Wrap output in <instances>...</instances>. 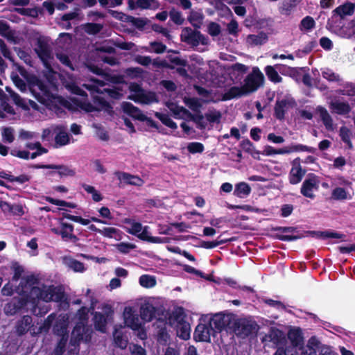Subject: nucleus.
<instances>
[{"mask_svg":"<svg viewBox=\"0 0 355 355\" xmlns=\"http://www.w3.org/2000/svg\"><path fill=\"white\" fill-rule=\"evenodd\" d=\"M45 200L52 205H58V206H64V207H67L72 208V209H75L77 207V205L73 202H67V201L62 200L55 199L50 196H46Z\"/></svg>","mask_w":355,"mask_h":355,"instance_id":"a18cd8bd","label":"nucleus"},{"mask_svg":"<svg viewBox=\"0 0 355 355\" xmlns=\"http://www.w3.org/2000/svg\"><path fill=\"white\" fill-rule=\"evenodd\" d=\"M155 116L158 118L162 121V123L166 126L173 130L177 129L178 125L176 123L174 122L168 114L156 112Z\"/></svg>","mask_w":355,"mask_h":355,"instance_id":"37998d69","label":"nucleus"},{"mask_svg":"<svg viewBox=\"0 0 355 355\" xmlns=\"http://www.w3.org/2000/svg\"><path fill=\"white\" fill-rule=\"evenodd\" d=\"M234 316L235 315L233 313H216L210 319V327L211 329L216 332H220L223 330H225L226 331H231Z\"/></svg>","mask_w":355,"mask_h":355,"instance_id":"7ed1b4c3","label":"nucleus"},{"mask_svg":"<svg viewBox=\"0 0 355 355\" xmlns=\"http://www.w3.org/2000/svg\"><path fill=\"white\" fill-rule=\"evenodd\" d=\"M175 319L178 322V336L184 340L189 339L191 334V327L189 323L184 320V316L178 313L175 314Z\"/></svg>","mask_w":355,"mask_h":355,"instance_id":"4468645a","label":"nucleus"},{"mask_svg":"<svg viewBox=\"0 0 355 355\" xmlns=\"http://www.w3.org/2000/svg\"><path fill=\"white\" fill-rule=\"evenodd\" d=\"M204 18L205 16L201 9L198 10L191 9L187 20L196 29H198L202 26Z\"/></svg>","mask_w":355,"mask_h":355,"instance_id":"4be33fe9","label":"nucleus"},{"mask_svg":"<svg viewBox=\"0 0 355 355\" xmlns=\"http://www.w3.org/2000/svg\"><path fill=\"white\" fill-rule=\"evenodd\" d=\"M288 105V101L286 99L282 101H277L275 105L274 111L275 116L279 120H283L285 117V107Z\"/></svg>","mask_w":355,"mask_h":355,"instance_id":"f704fd0d","label":"nucleus"},{"mask_svg":"<svg viewBox=\"0 0 355 355\" xmlns=\"http://www.w3.org/2000/svg\"><path fill=\"white\" fill-rule=\"evenodd\" d=\"M186 104L189 106V107L194 112H200V107H201V104L199 102L198 98H189L185 101Z\"/></svg>","mask_w":355,"mask_h":355,"instance_id":"774afa93","label":"nucleus"},{"mask_svg":"<svg viewBox=\"0 0 355 355\" xmlns=\"http://www.w3.org/2000/svg\"><path fill=\"white\" fill-rule=\"evenodd\" d=\"M127 223H130L131 227L130 228H127L126 232L132 235L138 236L139 234L143 229V226L141 223L131 221V220H126Z\"/></svg>","mask_w":355,"mask_h":355,"instance_id":"603ef678","label":"nucleus"},{"mask_svg":"<svg viewBox=\"0 0 355 355\" xmlns=\"http://www.w3.org/2000/svg\"><path fill=\"white\" fill-rule=\"evenodd\" d=\"M82 187L88 193L92 194V200L94 201L100 202L103 200L101 193L98 191L93 186L83 184Z\"/></svg>","mask_w":355,"mask_h":355,"instance_id":"3c124183","label":"nucleus"},{"mask_svg":"<svg viewBox=\"0 0 355 355\" xmlns=\"http://www.w3.org/2000/svg\"><path fill=\"white\" fill-rule=\"evenodd\" d=\"M320 119L327 129H331L333 126V119L327 110L322 107L318 108Z\"/></svg>","mask_w":355,"mask_h":355,"instance_id":"ea45409f","label":"nucleus"},{"mask_svg":"<svg viewBox=\"0 0 355 355\" xmlns=\"http://www.w3.org/2000/svg\"><path fill=\"white\" fill-rule=\"evenodd\" d=\"M15 33L13 31L10 29V25L7 21L0 20V35L6 38L8 40H15Z\"/></svg>","mask_w":355,"mask_h":355,"instance_id":"e433bc0d","label":"nucleus"},{"mask_svg":"<svg viewBox=\"0 0 355 355\" xmlns=\"http://www.w3.org/2000/svg\"><path fill=\"white\" fill-rule=\"evenodd\" d=\"M257 324L245 318H236L234 316L232 323V331L237 336L245 338L252 334L255 329Z\"/></svg>","mask_w":355,"mask_h":355,"instance_id":"423d86ee","label":"nucleus"},{"mask_svg":"<svg viewBox=\"0 0 355 355\" xmlns=\"http://www.w3.org/2000/svg\"><path fill=\"white\" fill-rule=\"evenodd\" d=\"M114 340L115 345L121 348L125 349L127 347L128 341L123 338V336L121 332L115 331L114 333Z\"/></svg>","mask_w":355,"mask_h":355,"instance_id":"680f3d73","label":"nucleus"},{"mask_svg":"<svg viewBox=\"0 0 355 355\" xmlns=\"http://www.w3.org/2000/svg\"><path fill=\"white\" fill-rule=\"evenodd\" d=\"M128 98L133 100L135 102H140L143 104H150L152 103H157L159 101L156 94L153 92L144 93L143 91L141 94L137 96V98L135 96H129Z\"/></svg>","mask_w":355,"mask_h":355,"instance_id":"b1692460","label":"nucleus"},{"mask_svg":"<svg viewBox=\"0 0 355 355\" xmlns=\"http://www.w3.org/2000/svg\"><path fill=\"white\" fill-rule=\"evenodd\" d=\"M355 4L347 2L337 7L334 12L336 15L343 18L345 16L352 15L354 12Z\"/></svg>","mask_w":355,"mask_h":355,"instance_id":"c756f323","label":"nucleus"},{"mask_svg":"<svg viewBox=\"0 0 355 355\" xmlns=\"http://www.w3.org/2000/svg\"><path fill=\"white\" fill-rule=\"evenodd\" d=\"M286 67L282 64H276L275 67L268 65L265 67L264 71L268 78L272 83H279L282 81V78L279 75L276 68L281 72V67Z\"/></svg>","mask_w":355,"mask_h":355,"instance_id":"5701e85b","label":"nucleus"},{"mask_svg":"<svg viewBox=\"0 0 355 355\" xmlns=\"http://www.w3.org/2000/svg\"><path fill=\"white\" fill-rule=\"evenodd\" d=\"M21 298L20 300L21 306H36L41 304V300L44 302V295L45 289H41L38 286L32 287L28 290L20 293Z\"/></svg>","mask_w":355,"mask_h":355,"instance_id":"20e7f679","label":"nucleus"},{"mask_svg":"<svg viewBox=\"0 0 355 355\" xmlns=\"http://www.w3.org/2000/svg\"><path fill=\"white\" fill-rule=\"evenodd\" d=\"M315 22L313 18L311 16H306L303 18L300 24V29L301 31H310L315 27Z\"/></svg>","mask_w":355,"mask_h":355,"instance_id":"8fccbe9b","label":"nucleus"},{"mask_svg":"<svg viewBox=\"0 0 355 355\" xmlns=\"http://www.w3.org/2000/svg\"><path fill=\"white\" fill-rule=\"evenodd\" d=\"M35 51L37 53L39 58L42 60L46 68H51L49 60L52 58L51 50L49 44L41 40H38L37 43V47L35 49Z\"/></svg>","mask_w":355,"mask_h":355,"instance_id":"9b49d317","label":"nucleus"},{"mask_svg":"<svg viewBox=\"0 0 355 355\" xmlns=\"http://www.w3.org/2000/svg\"><path fill=\"white\" fill-rule=\"evenodd\" d=\"M92 101L95 105L99 106L98 108L100 110L101 109H105L106 110L112 109L110 104L103 97L99 96L98 95H94L92 96Z\"/></svg>","mask_w":355,"mask_h":355,"instance_id":"864d4df0","label":"nucleus"},{"mask_svg":"<svg viewBox=\"0 0 355 355\" xmlns=\"http://www.w3.org/2000/svg\"><path fill=\"white\" fill-rule=\"evenodd\" d=\"M264 83V76L258 67H254L244 79V89L248 95L255 92Z\"/></svg>","mask_w":355,"mask_h":355,"instance_id":"39448f33","label":"nucleus"},{"mask_svg":"<svg viewBox=\"0 0 355 355\" xmlns=\"http://www.w3.org/2000/svg\"><path fill=\"white\" fill-rule=\"evenodd\" d=\"M168 60L170 63H167L166 61L164 60L159 63H157L155 62H153L154 65L157 67H163L170 69H174L175 66L179 67H188L189 63L188 61L185 59H182L178 56H169Z\"/></svg>","mask_w":355,"mask_h":355,"instance_id":"aec40b11","label":"nucleus"},{"mask_svg":"<svg viewBox=\"0 0 355 355\" xmlns=\"http://www.w3.org/2000/svg\"><path fill=\"white\" fill-rule=\"evenodd\" d=\"M64 293L61 288L56 286H49L45 289V295H44V302H48L51 301L59 302L64 299Z\"/></svg>","mask_w":355,"mask_h":355,"instance_id":"a211bd4d","label":"nucleus"},{"mask_svg":"<svg viewBox=\"0 0 355 355\" xmlns=\"http://www.w3.org/2000/svg\"><path fill=\"white\" fill-rule=\"evenodd\" d=\"M139 282L144 288H152L156 284L155 278L148 275H143L139 277Z\"/></svg>","mask_w":355,"mask_h":355,"instance_id":"49530a36","label":"nucleus"},{"mask_svg":"<svg viewBox=\"0 0 355 355\" xmlns=\"http://www.w3.org/2000/svg\"><path fill=\"white\" fill-rule=\"evenodd\" d=\"M103 309L104 313L97 311L94 312L93 322L95 329L104 333L106 329L107 319L113 315L114 310L109 304L104 305Z\"/></svg>","mask_w":355,"mask_h":355,"instance_id":"6e6552de","label":"nucleus"},{"mask_svg":"<svg viewBox=\"0 0 355 355\" xmlns=\"http://www.w3.org/2000/svg\"><path fill=\"white\" fill-rule=\"evenodd\" d=\"M318 177L315 175L314 173H309L308 175L307 178L304 180L302 184L300 193L303 196L306 198L314 199L315 195L314 194L313 192L318 191Z\"/></svg>","mask_w":355,"mask_h":355,"instance_id":"0eeeda50","label":"nucleus"},{"mask_svg":"<svg viewBox=\"0 0 355 355\" xmlns=\"http://www.w3.org/2000/svg\"><path fill=\"white\" fill-rule=\"evenodd\" d=\"M103 94H107L110 98L116 100L120 99L123 96L121 93L122 89L119 88H104L103 89Z\"/></svg>","mask_w":355,"mask_h":355,"instance_id":"0e129e2a","label":"nucleus"},{"mask_svg":"<svg viewBox=\"0 0 355 355\" xmlns=\"http://www.w3.org/2000/svg\"><path fill=\"white\" fill-rule=\"evenodd\" d=\"M92 83H85L83 84V87L89 91L92 94H103V91L101 89V87H103L105 83L103 80H98L97 78H92Z\"/></svg>","mask_w":355,"mask_h":355,"instance_id":"cd10ccee","label":"nucleus"},{"mask_svg":"<svg viewBox=\"0 0 355 355\" xmlns=\"http://www.w3.org/2000/svg\"><path fill=\"white\" fill-rule=\"evenodd\" d=\"M123 319L125 326L134 331H138L141 327L139 315L131 306H126L124 309Z\"/></svg>","mask_w":355,"mask_h":355,"instance_id":"9d476101","label":"nucleus"},{"mask_svg":"<svg viewBox=\"0 0 355 355\" xmlns=\"http://www.w3.org/2000/svg\"><path fill=\"white\" fill-rule=\"evenodd\" d=\"M188 115L191 120L196 124L198 129L204 130L206 128L207 123L204 121L205 116L200 113V112L197 114H191L189 112Z\"/></svg>","mask_w":355,"mask_h":355,"instance_id":"79ce46f5","label":"nucleus"},{"mask_svg":"<svg viewBox=\"0 0 355 355\" xmlns=\"http://www.w3.org/2000/svg\"><path fill=\"white\" fill-rule=\"evenodd\" d=\"M214 331L211 329L209 324H198L193 333V339L196 342H209L210 331Z\"/></svg>","mask_w":355,"mask_h":355,"instance_id":"2eb2a0df","label":"nucleus"},{"mask_svg":"<svg viewBox=\"0 0 355 355\" xmlns=\"http://www.w3.org/2000/svg\"><path fill=\"white\" fill-rule=\"evenodd\" d=\"M288 338L291 342V347L296 349H301L304 345V338L300 328H293L288 331Z\"/></svg>","mask_w":355,"mask_h":355,"instance_id":"f3484780","label":"nucleus"},{"mask_svg":"<svg viewBox=\"0 0 355 355\" xmlns=\"http://www.w3.org/2000/svg\"><path fill=\"white\" fill-rule=\"evenodd\" d=\"M108 13L114 19L119 20L123 22H129V17L130 15H126L121 11L114 10H108Z\"/></svg>","mask_w":355,"mask_h":355,"instance_id":"bf43d9fd","label":"nucleus"},{"mask_svg":"<svg viewBox=\"0 0 355 355\" xmlns=\"http://www.w3.org/2000/svg\"><path fill=\"white\" fill-rule=\"evenodd\" d=\"M163 313V310L154 306L152 304L147 302L141 304L139 309L141 318L145 322H151L156 318V315Z\"/></svg>","mask_w":355,"mask_h":355,"instance_id":"ddd939ff","label":"nucleus"},{"mask_svg":"<svg viewBox=\"0 0 355 355\" xmlns=\"http://www.w3.org/2000/svg\"><path fill=\"white\" fill-rule=\"evenodd\" d=\"M67 342V339L64 336L60 339L54 350L55 355H62L64 354L65 352Z\"/></svg>","mask_w":355,"mask_h":355,"instance_id":"338daca9","label":"nucleus"},{"mask_svg":"<svg viewBox=\"0 0 355 355\" xmlns=\"http://www.w3.org/2000/svg\"><path fill=\"white\" fill-rule=\"evenodd\" d=\"M286 233H297L293 235H284V234H277L275 238L282 241H293L306 236H316L322 239L333 238V239H341L345 238V235L337 232H332L329 230L326 231H303L300 232L297 228L295 227H286Z\"/></svg>","mask_w":355,"mask_h":355,"instance_id":"f257e3e1","label":"nucleus"},{"mask_svg":"<svg viewBox=\"0 0 355 355\" xmlns=\"http://www.w3.org/2000/svg\"><path fill=\"white\" fill-rule=\"evenodd\" d=\"M185 30L189 33L188 35L185 37L184 41L191 43L193 45L197 46L199 44V40L200 37L203 38V35L198 31H193L191 28H185Z\"/></svg>","mask_w":355,"mask_h":355,"instance_id":"473e14b6","label":"nucleus"},{"mask_svg":"<svg viewBox=\"0 0 355 355\" xmlns=\"http://www.w3.org/2000/svg\"><path fill=\"white\" fill-rule=\"evenodd\" d=\"M245 96H248V94L244 89L243 85L241 87L232 86L227 92L222 94L221 100L223 101H227L234 98H239Z\"/></svg>","mask_w":355,"mask_h":355,"instance_id":"412c9836","label":"nucleus"},{"mask_svg":"<svg viewBox=\"0 0 355 355\" xmlns=\"http://www.w3.org/2000/svg\"><path fill=\"white\" fill-rule=\"evenodd\" d=\"M268 40V36L263 31H260L257 35H248L246 39L247 43L251 46L262 45L266 43Z\"/></svg>","mask_w":355,"mask_h":355,"instance_id":"a878e982","label":"nucleus"},{"mask_svg":"<svg viewBox=\"0 0 355 355\" xmlns=\"http://www.w3.org/2000/svg\"><path fill=\"white\" fill-rule=\"evenodd\" d=\"M144 70L140 67H129L125 70V73L131 78H137L142 76Z\"/></svg>","mask_w":355,"mask_h":355,"instance_id":"052dcab7","label":"nucleus"},{"mask_svg":"<svg viewBox=\"0 0 355 355\" xmlns=\"http://www.w3.org/2000/svg\"><path fill=\"white\" fill-rule=\"evenodd\" d=\"M55 141L59 146L67 144L69 141L68 134L64 131H60L55 137Z\"/></svg>","mask_w":355,"mask_h":355,"instance_id":"6e6d98bb","label":"nucleus"},{"mask_svg":"<svg viewBox=\"0 0 355 355\" xmlns=\"http://www.w3.org/2000/svg\"><path fill=\"white\" fill-rule=\"evenodd\" d=\"M35 86L37 87L40 93L35 94V98L41 103H44L46 98H49L51 93L49 90L48 85L42 80L36 78L35 82Z\"/></svg>","mask_w":355,"mask_h":355,"instance_id":"6ab92c4d","label":"nucleus"},{"mask_svg":"<svg viewBox=\"0 0 355 355\" xmlns=\"http://www.w3.org/2000/svg\"><path fill=\"white\" fill-rule=\"evenodd\" d=\"M34 168L53 169L56 171H50L46 173L51 181L58 180L55 178L58 176L60 179L66 177H73L76 175V171L71 167L64 164H34L32 166Z\"/></svg>","mask_w":355,"mask_h":355,"instance_id":"f03ea898","label":"nucleus"},{"mask_svg":"<svg viewBox=\"0 0 355 355\" xmlns=\"http://www.w3.org/2000/svg\"><path fill=\"white\" fill-rule=\"evenodd\" d=\"M250 192L251 188L249 184L242 182L236 184L234 195L239 198H243L248 196Z\"/></svg>","mask_w":355,"mask_h":355,"instance_id":"c9c22d12","label":"nucleus"},{"mask_svg":"<svg viewBox=\"0 0 355 355\" xmlns=\"http://www.w3.org/2000/svg\"><path fill=\"white\" fill-rule=\"evenodd\" d=\"M232 76L237 80H241L243 76L248 71V67L239 62L234 63L230 67Z\"/></svg>","mask_w":355,"mask_h":355,"instance_id":"c85d7f7f","label":"nucleus"},{"mask_svg":"<svg viewBox=\"0 0 355 355\" xmlns=\"http://www.w3.org/2000/svg\"><path fill=\"white\" fill-rule=\"evenodd\" d=\"M13 128L10 127L4 128L2 132V138L4 142L12 143L15 140Z\"/></svg>","mask_w":355,"mask_h":355,"instance_id":"e2e57ef3","label":"nucleus"},{"mask_svg":"<svg viewBox=\"0 0 355 355\" xmlns=\"http://www.w3.org/2000/svg\"><path fill=\"white\" fill-rule=\"evenodd\" d=\"M339 135L341 138V140L346 144L347 147L349 149H352L353 144L351 141V130L346 126H342L339 130Z\"/></svg>","mask_w":355,"mask_h":355,"instance_id":"4c0bfd02","label":"nucleus"},{"mask_svg":"<svg viewBox=\"0 0 355 355\" xmlns=\"http://www.w3.org/2000/svg\"><path fill=\"white\" fill-rule=\"evenodd\" d=\"M187 150L192 154L201 153L204 151L205 147L202 143L193 141L189 143Z\"/></svg>","mask_w":355,"mask_h":355,"instance_id":"13d9d810","label":"nucleus"},{"mask_svg":"<svg viewBox=\"0 0 355 355\" xmlns=\"http://www.w3.org/2000/svg\"><path fill=\"white\" fill-rule=\"evenodd\" d=\"M148 226L143 227L142 230L138 235V238L142 241H147L151 243H165L167 238H161L157 236H151L148 235Z\"/></svg>","mask_w":355,"mask_h":355,"instance_id":"bb28decb","label":"nucleus"},{"mask_svg":"<svg viewBox=\"0 0 355 355\" xmlns=\"http://www.w3.org/2000/svg\"><path fill=\"white\" fill-rule=\"evenodd\" d=\"M289 146L290 153H295V152H309L311 153H314L316 149L313 147L308 146L304 144H293Z\"/></svg>","mask_w":355,"mask_h":355,"instance_id":"c03bdc74","label":"nucleus"},{"mask_svg":"<svg viewBox=\"0 0 355 355\" xmlns=\"http://www.w3.org/2000/svg\"><path fill=\"white\" fill-rule=\"evenodd\" d=\"M103 28V26L97 23H86L83 26V30L89 35H97Z\"/></svg>","mask_w":355,"mask_h":355,"instance_id":"a19ab883","label":"nucleus"},{"mask_svg":"<svg viewBox=\"0 0 355 355\" xmlns=\"http://www.w3.org/2000/svg\"><path fill=\"white\" fill-rule=\"evenodd\" d=\"M351 196H349L348 192L345 188L336 187L332 190L331 199L334 200H344L350 199Z\"/></svg>","mask_w":355,"mask_h":355,"instance_id":"58836bf2","label":"nucleus"},{"mask_svg":"<svg viewBox=\"0 0 355 355\" xmlns=\"http://www.w3.org/2000/svg\"><path fill=\"white\" fill-rule=\"evenodd\" d=\"M296 6L292 3L284 0L281 6L279 8V12L281 15L289 16L295 10Z\"/></svg>","mask_w":355,"mask_h":355,"instance_id":"de8ad7c7","label":"nucleus"},{"mask_svg":"<svg viewBox=\"0 0 355 355\" xmlns=\"http://www.w3.org/2000/svg\"><path fill=\"white\" fill-rule=\"evenodd\" d=\"M168 14L171 21L174 24L182 25L184 22V19L182 17L181 12L177 10L175 8H172Z\"/></svg>","mask_w":355,"mask_h":355,"instance_id":"09e8293b","label":"nucleus"},{"mask_svg":"<svg viewBox=\"0 0 355 355\" xmlns=\"http://www.w3.org/2000/svg\"><path fill=\"white\" fill-rule=\"evenodd\" d=\"M100 234L104 237L119 241L122 239L123 232L117 228L109 227L101 229Z\"/></svg>","mask_w":355,"mask_h":355,"instance_id":"2f4dec72","label":"nucleus"},{"mask_svg":"<svg viewBox=\"0 0 355 355\" xmlns=\"http://www.w3.org/2000/svg\"><path fill=\"white\" fill-rule=\"evenodd\" d=\"M205 116L209 123H219L222 115L220 111L213 110L205 113Z\"/></svg>","mask_w":355,"mask_h":355,"instance_id":"5fc2aeb1","label":"nucleus"},{"mask_svg":"<svg viewBox=\"0 0 355 355\" xmlns=\"http://www.w3.org/2000/svg\"><path fill=\"white\" fill-rule=\"evenodd\" d=\"M60 236L62 239H67L69 235L73 232V225L70 223L60 222Z\"/></svg>","mask_w":355,"mask_h":355,"instance_id":"4d7b16f0","label":"nucleus"},{"mask_svg":"<svg viewBox=\"0 0 355 355\" xmlns=\"http://www.w3.org/2000/svg\"><path fill=\"white\" fill-rule=\"evenodd\" d=\"M273 355H298V353L291 347H279Z\"/></svg>","mask_w":355,"mask_h":355,"instance_id":"69168bd1","label":"nucleus"},{"mask_svg":"<svg viewBox=\"0 0 355 355\" xmlns=\"http://www.w3.org/2000/svg\"><path fill=\"white\" fill-rule=\"evenodd\" d=\"M331 107L334 112L340 115H345L351 112V107L346 102H334L331 103Z\"/></svg>","mask_w":355,"mask_h":355,"instance_id":"72a5a7b5","label":"nucleus"},{"mask_svg":"<svg viewBox=\"0 0 355 355\" xmlns=\"http://www.w3.org/2000/svg\"><path fill=\"white\" fill-rule=\"evenodd\" d=\"M121 107L124 113L135 119L139 121L140 116L144 114L139 108L130 102H123Z\"/></svg>","mask_w":355,"mask_h":355,"instance_id":"393cba45","label":"nucleus"},{"mask_svg":"<svg viewBox=\"0 0 355 355\" xmlns=\"http://www.w3.org/2000/svg\"><path fill=\"white\" fill-rule=\"evenodd\" d=\"M300 163L301 159L300 157L294 159L291 163L292 168L288 175L289 182L291 184H297L300 183L306 174V171L305 169H302Z\"/></svg>","mask_w":355,"mask_h":355,"instance_id":"1a4fd4ad","label":"nucleus"},{"mask_svg":"<svg viewBox=\"0 0 355 355\" xmlns=\"http://www.w3.org/2000/svg\"><path fill=\"white\" fill-rule=\"evenodd\" d=\"M159 6L158 0H128V8L130 10L137 8L156 10Z\"/></svg>","mask_w":355,"mask_h":355,"instance_id":"f8f14e48","label":"nucleus"},{"mask_svg":"<svg viewBox=\"0 0 355 355\" xmlns=\"http://www.w3.org/2000/svg\"><path fill=\"white\" fill-rule=\"evenodd\" d=\"M38 284V279L33 275H28L21 279L19 288V293L24 292L32 287H36Z\"/></svg>","mask_w":355,"mask_h":355,"instance_id":"7c9ffc66","label":"nucleus"},{"mask_svg":"<svg viewBox=\"0 0 355 355\" xmlns=\"http://www.w3.org/2000/svg\"><path fill=\"white\" fill-rule=\"evenodd\" d=\"M114 175L125 184L141 187L144 184V180L137 175H131L126 172L115 171Z\"/></svg>","mask_w":355,"mask_h":355,"instance_id":"dca6fc26","label":"nucleus"}]
</instances>
